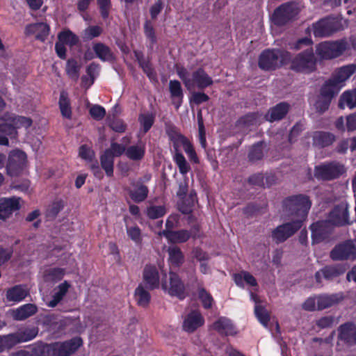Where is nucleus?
Here are the masks:
<instances>
[{
  "label": "nucleus",
  "instance_id": "34",
  "mask_svg": "<svg viewBox=\"0 0 356 356\" xmlns=\"http://www.w3.org/2000/svg\"><path fill=\"white\" fill-rule=\"evenodd\" d=\"M134 298L138 306L147 308L151 301V295L145 286L140 284L135 289Z\"/></svg>",
  "mask_w": 356,
  "mask_h": 356
},
{
  "label": "nucleus",
  "instance_id": "30",
  "mask_svg": "<svg viewBox=\"0 0 356 356\" xmlns=\"http://www.w3.org/2000/svg\"><path fill=\"white\" fill-rule=\"evenodd\" d=\"M313 145L323 148L331 145L335 140V136L327 131H315L313 134Z\"/></svg>",
  "mask_w": 356,
  "mask_h": 356
},
{
  "label": "nucleus",
  "instance_id": "4",
  "mask_svg": "<svg viewBox=\"0 0 356 356\" xmlns=\"http://www.w3.org/2000/svg\"><path fill=\"white\" fill-rule=\"evenodd\" d=\"M348 49L346 39L324 41L316 44V54L322 60H332L341 56Z\"/></svg>",
  "mask_w": 356,
  "mask_h": 356
},
{
  "label": "nucleus",
  "instance_id": "64",
  "mask_svg": "<svg viewBox=\"0 0 356 356\" xmlns=\"http://www.w3.org/2000/svg\"><path fill=\"white\" fill-rule=\"evenodd\" d=\"M335 323V318L333 316H325L316 320V325L320 329L332 327Z\"/></svg>",
  "mask_w": 356,
  "mask_h": 356
},
{
  "label": "nucleus",
  "instance_id": "16",
  "mask_svg": "<svg viewBox=\"0 0 356 356\" xmlns=\"http://www.w3.org/2000/svg\"><path fill=\"white\" fill-rule=\"evenodd\" d=\"M337 344L341 343L350 347L356 345V325L346 322L338 327Z\"/></svg>",
  "mask_w": 356,
  "mask_h": 356
},
{
  "label": "nucleus",
  "instance_id": "54",
  "mask_svg": "<svg viewBox=\"0 0 356 356\" xmlns=\"http://www.w3.org/2000/svg\"><path fill=\"white\" fill-rule=\"evenodd\" d=\"M198 298L200 300L202 307L209 309L212 307L213 298L210 293H209L204 288L201 287L198 289Z\"/></svg>",
  "mask_w": 356,
  "mask_h": 356
},
{
  "label": "nucleus",
  "instance_id": "35",
  "mask_svg": "<svg viewBox=\"0 0 356 356\" xmlns=\"http://www.w3.org/2000/svg\"><path fill=\"white\" fill-rule=\"evenodd\" d=\"M29 295V291L23 285H15L8 289L6 298L9 301L20 302Z\"/></svg>",
  "mask_w": 356,
  "mask_h": 356
},
{
  "label": "nucleus",
  "instance_id": "6",
  "mask_svg": "<svg viewBox=\"0 0 356 356\" xmlns=\"http://www.w3.org/2000/svg\"><path fill=\"white\" fill-rule=\"evenodd\" d=\"M290 61V68L296 72L310 74L316 69V59L312 48L298 53Z\"/></svg>",
  "mask_w": 356,
  "mask_h": 356
},
{
  "label": "nucleus",
  "instance_id": "31",
  "mask_svg": "<svg viewBox=\"0 0 356 356\" xmlns=\"http://www.w3.org/2000/svg\"><path fill=\"white\" fill-rule=\"evenodd\" d=\"M162 234L172 243H182L186 242L191 236L188 230L180 229L178 231L163 230Z\"/></svg>",
  "mask_w": 356,
  "mask_h": 356
},
{
  "label": "nucleus",
  "instance_id": "59",
  "mask_svg": "<svg viewBox=\"0 0 356 356\" xmlns=\"http://www.w3.org/2000/svg\"><path fill=\"white\" fill-rule=\"evenodd\" d=\"M254 313L259 322L264 326H267L270 321V316L265 308L261 305H256Z\"/></svg>",
  "mask_w": 356,
  "mask_h": 356
},
{
  "label": "nucleus",
  "instance_id": "13",
  "mask_svg": "<svg viewBox=\"0 0 356 356\" xmlns=\"http://www.w3.org/2000/svg\"><path fill=\"white\" fill-rule=\"evenodd\" d=\"M356 71V64L343 65L337 69L332 77L325 82L339 92L343 83L348 80Z\"/></svg>",
  "mask_w": 356,
  "mask_h": 356
},
{
  "label": "nucleus",
  "instance_id": "63",
  "mask_svg": "<svg viewBox=\"0 0 356 356\" xmlns=\"http://www.w3.org/2000/svg\"><path fill=\"white\" fill-rule=\"evenodd\" d=\"M90 116L95 120H102L106 115L105 108L100 105H93L89 110Z\"/></svg>",
  "mask_w": 356,
  "mask_h": 356
},
{
  "label": "nucleus",
  "instance_id": "46",
  "mask_svg": "<svg viewBox=\"0 0 356 356\" xmlns=\"http://www.w3.org/2000/svg\"><path fill=\"white\" fill-rule=\"evenodd\" d=\"M81 65L74 58L67 60L65 67V72L71 79L77 81L80 75Z\"/></svg>",
  "mask_w": 356,
  "mask_h": 356
},
{
  "label": "nucleus",
  "instance_id": "52",
  "mask_svg": "<svg viewBox=\"0 0 356 356\" xmlns=\"http://www.w3.org/2000/svg\"><path fill=\"white\" fill-rule=\"evenodd\" d=\"M167 209L163 205H152L147 208L146 215L152 220L158 219L164 216Z\"/></svg>",
  "mask_w": 356,
  "mask_h": 356
},
{
  "label": "nucleus",
  "instance_id": "53",
  "mask_svg": "<svg viewBox=\"0 0 356 356\" xmlns=\"http://www.w3.org/2000/svg\"><path fill=\"white\" fill-rule=\"evenodd\" d=\"M144 33L147 39L149 41V48L152 49L154 45L157 42V38L153 24L149 20H146L144 24Z\"/></svg>",
  "mask_w": 356,
  "mask_h": 356
},
{
  "label": "nucleus",
  "instance_id": "36",
  "mask_svg": "<svg viewBox=\"0 0 356 356\" xmlns=\"http://www.w3.org/2000/svg\"><path fill=\"white\" fill-rule=\"evenodd\" d=\"M58 106L62 116L66 119H71L72 115L70 99L68 93L64 90L60 92Z\"/></svg>",
  "mask_w": 356,
  "mask_h": 356
},
{
  "label": "nucleus",
  "instance_id": "12",
  "mask_svg": "<svg viewBox=\"0 0 356 356\" xmlns=\"http://www.w3.org/2000/svg\"><path fill=\"white\" fill-rule=\"evenodd\" d=\"M332 225L341 227L350 224L348 204L341 202L336 204L329 213V220Z\"/></svg>",
  "mask_w": 356,
  "mask_h": 356
},
{
  "label": "nucleus",
  "instance_id": "8",
  "mask_svg": "<svg viewBox=\"0 0 356 356\" xmlns=\"http://www.w3.org/2000/svg\"><path fill=\"white\" fill-rule=\"evenodd\" d=\"M301 220H291L278 225L271 232V238L277 243H282L301 229Z\"/></svg>",
  "mask_w": 356,
  "mask_h": 356
},
{
  "label": "nucleus",
  "instance_id": "28",
  "mask_svg": "<svg viewBox=\"0 0 356 356\" xmlns=\"http://www.w3.org/2000/svg\"><path fill=\"white\" fill-rule=\"evenodd\" d=\"M32 356H60L58 342L35 346L32 349Z\"/></svg>",
  "mask_w": 356,
  "mask_h": 356
},
{
  "label": "nucleus",
  "instance_id": "39",
  "mask_svg": "<svg viewBox=\"0 0 356 356\" xmlns=\"http://www.w3.org/2000/svg\"><path fill=\"white\" fill-rule=\"evenodd\" d=\"M108 152L104 150L100 155L99 159L101 168L105 171L107 177H111L113 176L114 158Z\"/></svg>",
  "mask_w": 356,
  "mask_h": 356
},
{
  "label": "nucleus",
  "instance_id": "26",
  "mask_svg": "<svg viewBox=\"0 0 356 356\" xmlns=\"http://www.w3.org/2000/svg\"><path fill=\"white\" fill-rule=\"evenodd\" d=\"M169 92L172 104L178 110L182 105L184 96L181 83L177 80H170L169 82Z\"/></svg>",
  "mask_w": 356,
  "mask_h": 356
},
{
  "label": "nucleus",
  "instance_id": "41",
  "mask_svg": "<svg viewBox=\"0 0 356 356\" xmlns=\"http://www.w3.org/2000/svg\"><path fill=\"white\" fill-rule=\"evenodd\" d=\"M168 261L175 267H179L184 261V256L179 247H169L168 250Z\"/></svg>",
  "mask_w": 356,
  "mask_h": 356
},
{
  "label": "nucleus",
  "instance_id": "44",
  "mask_svg": "<svg viewBox=\"0 0 356 356\" xmlns=\"http://www.w3.org/2000/svg\"><path fill=\"white\" fill-rule=\"evenodd\" d=\"M260 115L257 112L248 113L241 117L236 122V126L246 128L257 124Z\"/></svg>",
  "mask_w": 356,
  "mask_h": 356
},
{
  "label": "nucleus",
  "instance_id": "7",
  "mask_svg": "<svg viewBox=\"0 0 356 356\" xmlns=\"http://www.w3.org/2000/svg\"><path fill=\"white\" fill-rule=\"evenodd\" d=\"M300 13V8L297 3L289 2L278 6L273 12L271 20L277 26H284L294 20Z\"/></svg>",
  "mask_w": 356,
  "mask_h": 356
},
{
  "label": "nucleus",
  "instance_id": "19",
  "mask_svg": "<svg viewBox=\"0 0 356 356\" xmlns=\"http://www.w3.org/2000/svg\"><path fill=\"white\" fill-rule=\"evenodd\" d=\"M132 188L126 187L124 190L127 192L129 197L135 203L144 202L148 197L149 188L141 181H133L131 183Z\"/></svg>",
  "mask_w": 356,
  "mask_h": 356
},
{
  "label": "nucleus",
  "instance_id": "9",
  "mask_svg": "<svg viewBox=\"0 0 356 356\" xmlns=\"http://www.w3.org/2000/svg\"><path fill=\"white\" fill-rule=\"evenodd\" d=\"M26 163V154L22 150L15 149L10 152L6 163V172L10 177L23 174Z\"/></svg>",
  "mask_w": 356,
  "mask_h": 356
},
{
  "label": "nucleus",
  "instance_id": "27",
  "mask_svg": "<svg viewBox=\"0 0 356 356\" xmlns=\"http://www.w3.org/2000/svg\"><path fill=\"white\" fill-rule=\"evenodd\" d=\"M317 310L321 311L329 308L343 299L342 293L321 294L316 296Z\"/></svg>",
  "mask_w": 356,
  "mask_h": 356
},
{
  "label": "nucleus",
  "instance_id": "23",
  "mask_svg": "<svg viewBox=\"0 0 356 356\" xmlns=\"http://www.w3.org/2000/svg\"><path fill=\"white\" fill-rule=\"evenodd\" d=\"M289 103L286 102L278 103L268 110L265 115V119L270 122L282 120L289 113Z\"/></svg>",
  "mask_w": 356,
  "mask_h": 356
},
{
  "label": "nucleus",
  "instance_id": "24",
  "mask_svg": "<svg viewBox=\"0 0 356 356\" xmlns=\"http://www.w3.org/2000/svg\"><path fill=\"white\" fill-rule=\"evenodd\" d=\"M168 293L172 296L177 297L179 300H184L186 297L184 284L179 276L175 273H170Z\"/></svg>",
  "mask_w": 356,
  "mask_h": 356
},
{
  "label": "nucleus",
  "instance_id": "62",
  "mask_svg": "<svg viewBox=\"0 0 356 356\" xmlns=\"http://www.w3.org/2000/svg\"><path fill=\"white\" fill-rule=\"evenodd\" d=\"M197 124H198L199 134H200V142L201 146L203 148H206L207 140H206V137H205V129H204V120H203L201 111H200L197 113Z\"/></svg>",
  "mask_w": 356,
  "mask_h": 356
},
{
  "label": "nucleus",
  "instance_id": "60",
  "mask_svg": "<svg viewBox=\"0 0 356 356\" xmlns=\"http://www.w3.org/2000/svg\"><path fill=\"white\" fill-rule=\"evenodd\" d=\"M79 156L87 162H90L95 159V153L88 145H82L79 148Z\"/></svg>",
  "mask_w": 356,
  "mask_h": 356
},
{
  "label": "nucleus",
  "instance_id": "57",
  "mask_svg": "<svg viewBox=\"0 0 356 356\" xmlns=\"http://www.w3.org/2000/svg\"><path fill=\"white\" fill-rule=\"evenodd\" d=\"M127 234L128 237L136 244H140L142 242L141 229L137 225L127 227Z\"/></svg>",
  "mask_w": 356,
  "mask_h": 356
},
{
  "label": "nucleus",
  "instance_id": "22",
  "mask_svg": "<svg viewBox=\"0 0 356 356\" xmlns=\"http://www.w3.org/2000/svg\"><path fill=\"white\" fill-rule=\"evenodd\" d=\"M204 323V319L202 314L197 311L193 310L186 316L182 327L184 331L192 333L202 326Z\"/></svg>",
  "mask_w": 356,
  "mask_h": 356
},
{
  "label": "nucleus",
  "instance_id": "2",
  "mask_svg": "<svg viewBox=\"0 0 356 356\" xmlns=\"http://www.w3.org/2000/svg\"><path fill=\"white\" fill-rule=\"evenodd\" d=\"M312 205L310 197L305 194L286 197L282 202L283 211L289 216L296 218L294 220H301L302 225L307 218Z\"/></svg>",
  "mask_w": 356,
  "mask_h": 356
},
{
  "label": "nucleus",
  "instance_id": "1",
  "mask_svg": "<svg viewBox=\"0 0 356 356\" xmlns=\"http://www.w3.org/2000/svg\"><path fill=\"white\" fill-rule=\"evenodd\" d=\"M165 131L169 140L172 143L173 161L179 168L180 174L186 175L191 170V165L187 162L180 147L184 149L191 141L187 137L179 132V129L170 121L165 122Z\"/></svg>",
  "mask_w": 356,
  "mask_h": 356
},
{
  "label": "nucleus",
  "instance_id": "20",
  "mask_svg": "<svg viewBox=\"0 0 356 356\" xmlns=\"http://www.w3.org/2000/svg\"><path fill=\"white\" fill-rule=\"evenodd\" d=\"M20 197H2L0 199V219L8 218L13 212L18 211L20 207Z\"/></svg>",
  "mask_w": 356,
  "mask_h": 356
},
{
  "label": "nucleus",
  "instance_id": "21",
  "mask_svg": "<svg viewBox=\"0 0 356 356\" xmlns=\"http://www.w3.org/2000/svg\"><path fill=\"white\" fill-rule=\"evenodd\" d=\"M213 83L212 78L202 67H198L193 72L191 78V88L196 86L199 89L203 90L211 86Z\"/></svg>",
  "mask_w": 356,
  "mask_h": 356
},
{
  "label": "nucleus",
  "instance_id": "40",
  "mask_svg": "<svg viewBox=\"0 0 356 356\" xmlns=\"http://www.w3.org/2000/svg\"><path fill=\"white\" fill-rule=\"evenodd\" d=\"M70 287V284L67 281H64L57 287V291L52 296V299L49 302L48 306L55 307L65 297Z\"/></svg>",
  "mask_w": 356,
  "mask_h": 356
},
{
  "label": "nucleus",
  "instance_id": "29",
  "mask_svg": "<svg viewBox=\"0 0 356 356\" xmlns=\"http://www.w3.org/2000/svg\"><path fill=\"white\" fill-rule=\"evenodd\" d=\"M49 31V26L44 22L31 24L26 26V32L27 33H35V38L42 42H44L47 38Z\"/></svg>",
  "mask_w": 356,
  "mask_h": 356
},
{
  "label": "nucleus",
  "instance_id": "48",
  "mask_svg": "<svg viewBox=\"0 0 356 356\" xmlns=\"http://www.w3.org/2000/svg\"><path fill=\"white\" fill-rule=\"evenodd\" d=\"M196 198L197 195L195 194V196L188 195V197L181 199L178 204L179 211L183 214L192 213Z\"/></svg>",
  "mask_w": 356,
  "mask_h": 356
},
{
  "label": "nucleus",
  "instance_id": "18",
  "mask_svg": "<svg viewBox=\"0 0 356 356\" xmlns=\"http://www.w3.org/2000/svg\"><path fill=\"white\" fill-rule=\"evenodd\" d=\"M143 280L147 289L154 290L159 289L160 286V276L156 266L152 264L145 265L143 271Z\"/></svg>",
  "mask_w": 356,
  "mask_h": 356
},
{
  "label": "nucleus",
  "instance_id": "51",
  "mask_svg": "<svg viewBox=\"0 0 356 356\" xmlns=\"http://www.w3.org/2000/svg\"><path fill=\"white\" fill-rule=\"evenodd\" d=\"M64 207L65 202L63 200H54L47 209V217L52 220L55 219Z\"/></svg>",
  "mask_w": 356,
  "mask_h": 356
},
{
  "label": "nucleus",
  "instance_id": "5",
  "mask_svg": "<svg viewBox=\"0 0 356 356\" xmlns=\"http://www.w3.org/2000/svg\"><path fill=\"white\" fill-rule=\"evenodd\" d=\"M33 121L30 118L24 116H15L11 120V123L0 124V145L8 146L9 145L8 138H16L17 136V129L24 127L29 128Z\"/></svg>",
  "mask_w": 356,
  "mask_h": 356
},
{
  "label": "nucleus",
  "instance_id": "42",
  "mask_svg": "<svg viewBox=\"0 0 356 356\" xmlns=\"http://www.w3.org/2000/svg\"><path fill=\"white\" fill-rule=\"evenodd\" d=\"M145 154V145H131L127 148L126 156L130 160L138 161L142 160Z\"/></svg>",
  "mask_w": 356,
  "mask_h": 356
},
{
  "label": "nucleus",
  "instance_id": "55",
  "mask_svg": "<svg viewBox=\"0 0 356 356\" xmlns=\"http://www.w3.org/2000/svg\"><path fill=\"white\" fill-rule=\"evenodd\" d=\"M97 4L102 18L104 20L107 19L112 8L111 0H97Z\"/></svg>",
  "mask_w": 356,
  "mask_h": 356
},
{
  "label": "nucleus",
  "instance_id": "43",
  "mask_svg": "<svg viewBox=\"0 0 356 356\" xmlns=\"http://www.w3.org/2000/svg\"><path fill=\"white\" fill-rule=\"evenodd\" d=\"M20 343L16 332L6 335H0V353L9 350Z\"/></svg>",
  "mask_w": 356,
  "mask_h": 356
},
{
  "label": "nucleus",
  "instance_id": "49",
  "mask_svg": "<svg viewBox=\"0 0 356 356\" xmlns=\"http://www.w3.org/2000/svg\"><path fill=\"white\" fill-rule=\"evenodd\" d=\"M38 330H39L37 327H32L19 330L16 332V333L21 343L35 339L38 334Z\"/></svg>",
  "mask_w": 356,
  "mask_h": 356
},
{
  "label": "nucleus",
  "instance_id": "61",
  "mask_svg": "<svg viewBox=\"0 0 356 356\" xmlns=\"http://www.w3.org/2000/svg\"><path fill=\"white\" fill-rule=\"evenodd\" d=\"M126 150L127 148L124 145L115 142L111 143L110 147L105 149V151H108V153L113 158L121 156L123 154H125Z\"/></svg>",
  "mask_w": 356,
  "mask_h": 356
},
{
  "label": "nucleus",
  "instance_id": "38",
  "mask_svg": "<svg viewBox=\"0 0 356 356\" xmlns=\"http://www.w3.org/2000/svg\"><path fill=\"white\" fill-rule=\"evenodd\" d=\"M346 106L350 109L356 108V89L346 90L341 95L339 107L343 109Z\"/></svg>",
  "mask_w": 356,
  "mask_h": 356
},
{
  "label": "nucleus",
  "instance_id": "17",
  "mask_svg": "<svg viewBox=\"0 0 356 356\" xmlns=\"http://www.w3.org/2000/svg\"><path fill=\"white\" fill-rule=\"evenodd\" d=\"M346 266L343 264L325 266L315 273L317 283L321 284L322 277L326 280H332L346 272Z\"/></svg>",
  "mask_w": 356,
  "mask_h": 356
},
{
  "label": "nucleus",
  "instance_id": "33",
  "mask_svg": "<svg viewBox=\"0 0 356 356\" xmlns=\"http://www.w3.org/2000/svg\"><path fill=\"white\" fill-rule=\"evenodd\" d=\"M213 327L222 335L232 336L236 334L235 327L231 321L225 317H221L215 321Z\"/></svg>",
  "mask_w": 356,
  "mask_h": 356
},
{
  "label": "nucleus",
  "instance_id": "37",
  "mask_svg": "<svg viewBox=\"0 0 356 356\" xmlns=\"http://www.w3.org/2000/svg\"><path fill=\"white\" fill-rule=\"evenodd\" d=\"M38 312L37 307L33 304H26L19 307L14 313L15 320L23 321L34 315Z\"/></svg>",
  "mask_w": 356,
  "mask_h": 356
},
{
  "label": "nucleus",
  "instance_id": "50",
  "mask_svg": "<svg viewBox=\"0 0 356 356\" xmlns=\"http://www.w3.org/2000/svg\"><path fill=\"white\" fill-rule=\"evenodd\" d=\"M154 121L155 116L153 113H140L138 116V122L144 134L150 130Z\"/></svg>",
  "mask_w": 356,
  "mask_h": 356
},
{
  "label": "nucleus",
  "instance_id": "11",
  "mask_svg": "<svg viewBox=\"0 0 356 356\" xmlns=\"http://www.w3.org/2000/svg\"><path fill=\"white\" fill-rule=\"evenodd\" d=\"M339 92L326 82L321 87L319 94L316 97L314 108L317 113L322 114L328 110L332 99Z\"/></svg>",
  "mask_w": 356,
  "mask_h": 356
},
{
  "label": "nucleus",
  "instance_id": "32",
  "mask_svg": "<svg viewBox=\"0 0 356 356\" xmlns=\"http://www.w3.org/2000/svg\"><path fill=\"white\" fill-rule=\"evenodd\" d=\"M92 49L95 56L102 61H113L115 58V54L111 49L102 42H96L92 45Z\"/></svg>",
  "mask_w": 356,
  "mask_h": 356
},
{
  "label": "nucleus",
  "instance_id": "10",
  "mask_svg": "<svg viewBox=\"0 0 356 356\" xmlns=\"http://www.w3.org/2000/svg\"><path fill=\"white\" fill-rule=\"evenodd\" d=\"M344 172V166L334 161L317 165L314 170L315 177L318 179L325 181L337 179Z\"/></svg>",
  "mask_w": 356,
  "mask_h": 356
},
{
  "label": "nucleus",
  "instance_id": "45",
  "mask_svg": "<svg viewBox=\"0 0 356 356\" xmlns=\"http://www.w3.org/2000/svg\"><path fill=\"white\" fill-rule=\"evenodd\" d=\"M58 39L70 47L76 46L80 42L79 38L70 29L60 31L58 34Z\"/></svg>",
  "mask_w": 356,
  "mask_h": 356
},
{
  "label": "nucleus",
  "instance_id": "15",
  "mask_svg": "<svg viewBox=\"0 0 356 356\" xmlns=\"http://www.w3.org/2000/svg\"><path fill=\"white\" fill-rule=\"evenodd\" d=\"M312 243H319L328 239L332 232V225L328 220H318L310 225Z\"/></svg>",
  "mask_w": 356,
  "mask_h": 356
},
{
  "label": "nucleus",
  "instance_id": "47",
  "mask_svg": "<svg viewBox=\"0 0 356 356\" xmlns=\"http://www.w3.org/2000/svg\"><path fill=\"white\" fill-rule=\"evenodd\" d=\"M264 144L263 141H259L251 146L248 152V159L250 162H255L261 160L264 157Z\"/></svg>",
  "mask_w": 356,
  "mask_h": 356
},
{
  "label": "nucleus",
  "instance_id": "3",
  "mask_svg": "<svg viewBox=\"0 0 356 356\" xmlns=\"http://www.w3.org/2000/svg\"><path fill=\"white\" fill-rule=\"evenodd\" d=\"M291 60V53L283 49H266L261 51L258 58L259 67L264 71H275L288 64Z\"/></svg>",
  "mask_w": 356,
  "mask_h": 356
},
{
  "label": "nucleus",
  "instance_id": "14",
  "mask_svg": "<svg viewBox=\"0 0 356 356\" xmlns=\"http://www.w3.org/2000/svg\"><path fill=\"white\" fill-rule=\"evenodd\" d=\"M338 30L339 23L332 17H325L313 24V33L316 38L330 36Z\"/></svg>",
  "mask_w": 356,
  "mask_h": 356
},
{
  "label": "nucleus",
  "instance_id": "25",
  "mask_svg": "<svg viewBox=\"0 0 356 356\" xmlns=\"http://www.w3.org/2000/svg\"><path fill=\"white\" fill-rule=\"evenodd\" d=\"M83 341L81 337H74L72 339L58 342L60 356H70L75 353L83 346Z\"/></svg>",
  "mask_w": 356,
  "mask_h": 356
},
{
  "label": "nucleus",
  "instance_id": "58",
  "mask_svg": "<svg viewBox=\"0 0 356 356\" xmlns=\"http://www.w3.org/2000/svg\"><path fill=\"white\" fill-rule=\"evenodd\" d=\"M65 275V270L60 268H53L46 271L47 280L52 282H58L63 279Z\"/></svg>",
  "mask_w": 356,
  "mask_h": 356
},
{
  "label": "nucleus",
  "instance_id": "56",
  "mask_svg": "<svg viewBox=\"0 0 356 356\" xmlns=\"http://www.w3.org/2000/svg\"><path fill=\"white\" fill-rule=\"evenodd\" d=\"M103 29L99 26H89L84 30L83 40H91L102 35Z\"/></svg>",
  "mask_w": 356,
  "mask_h": 356
}]
</instances>
